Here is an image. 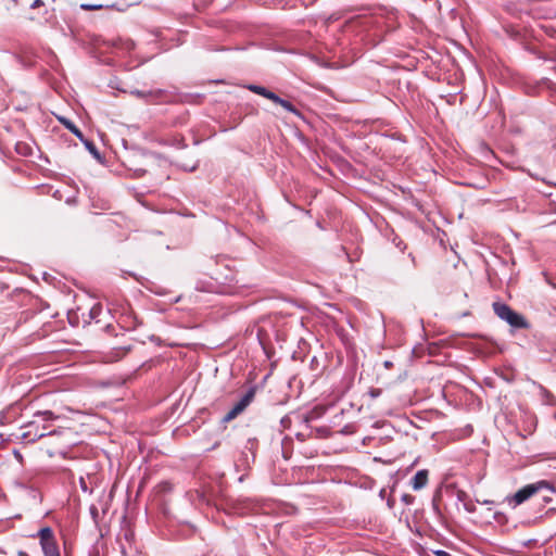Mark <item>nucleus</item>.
<instances>
[{"label":"nucleus","mask_w":556,"mask_h":556,"mask_svg":"<svg viewBox=\"0 0 556 556\" xmlns=\"http://www.w3.org/2000/svg\"><path fill=\"white\" fill-rule=\"evenodd\" d=\"M493 309L496 316L506 321L510 327L515 329H528L530 324L523 315L515 312L510 306L505 303L495 302L493 303Z\"/></svg>","instance_id":"f257e3e1"},{"label":"nucleus","mask_w":556,"mask_h":556,"mask_svg":"<svg viewBox=\"0 0 556 556\" xmlns=\"http://www.w3.org/2000/svg\"><path fill=\"white\" fill-rule=\"evenodd\" d=\"M541 490H549L554 492L553 485L546 481L541 480L531 484H527L520 490H518L513 496L508 497L507 501L510 505L514 507L525 503L528 501L531 496H533L535 493L540 492Z\"/></svg>","instance_id":"f03ea898"},{"label":"nucleus","mask_w":556,"mask_h":556,"mask_svg":"<svg viewBox=\"0 0 556 556\" xmlns=\"http://www.w3.org/2000/svg\"><path fill=\"white\" fill-rule=\"evenodd\" d=\"M37 536L45 556H61L53 530L50 527L41 528Z\"/></svg>","instance_id":"7ed1b4c3"},{"label":"nucleus","mask_w":556,"mask_h":556,"mask_svg":"<svg viewBox=\"0 0 556 556\" xmlns=\"http://www.w3.org/2000/svg\"><path fill=\"white\" fill-rule=\"evenodd\" d=\"M255 396V387H251L245 394L240 399V401L233 405V409L240 415L254 400Z\"/></svg>","instance_id":"20e7f679"},{"label":"nucleus","mask_w":556,"mask_h":556,"mask_svg":"<svg viewBox=\"0 0 556 556\" xmlns=\"http://www.w3.org/2000/svg\"><path fill=\"white\" fill-rule=\"evenodd\" d=\"M428 483V470H418L410 480V484L414 491H419L425 488Z\"/></svg>","instance_id":"39448f33"},{"label":"nucleus","mask_w":556,"mask_h":556,"mask_svg":"<svg viewBox=\"0 0 556 556\" xmlns=\"http://www.w3.org/2000/svg\"><path fill=\"white\" fill-rule=\"evenodd\" d=\"M60 122L73 134L75 135L79 140H84L83 132L78 129V127L71 122L70 119L65 117H61Z\"/></svg>","instance_id":"423d86ee"},{"label":"nucleus","mask_w":556,"mask_h":556,"mask_svg":"<svg viewBox=\"0 0 556 556\" xmlns=\"http://www.w3.org/2000/svg\"><path fill=\"white\" fill-rule=\"evenodd\" d=\"M80 141L85 144L86 149H87V150H88V151H89V152H90V153H91V154H92L97 160H100V153H99V151H98V149H97L96 144H94L92 141H90V140L86 139L85 137H84V140H80Z\"/></svg>","instance_id":"0eeeda50"},{"label":"nucleus","mask_w":556,"mask_h":556,"mask_svg":"<svg viewBox=\"0 0 556 556\" xmlns=\"http://www.w3.org/2000/svg\"><path fill=\"white\" fill-rule=\"evenodd\" d=\"M34 416L42 421L54 420L56 418L51 410H38Z\"/></svg>","instance_id":"6e6552de"},{"label":"nucleus","mask_w":556,"mask_h":556,"mask_svg":"<svg viewBox=\"0 0 556 556\" xmlns=\"http://www.w3.org/2000/svg\"><path fill=\"white\" fill-rule=\"evenodd\" d=\"M279 105L282 106L287 112H290L294 115H300L299 110L288 100L281 99Z\"/></svg>","instance_id":"1a4fd4ad"},{"label":"nucleus","mask_w":556,"mask_h":556,"mask_svg":"<svg viewBox=\"0 0 556 556\" xmlns=\"http://www.w3.org/2000/svg\"><path fill=\"white\" fill-rule=\"evenodd\" d=\"M248 89L251 90L252 92L256 93V94H260V96L264 97V98H265V94L268 91V89H266L263 86H258V85H250L248 87Z\"/></svg>","instance_id":"9d476101"},{"label":"nucleus","mask_w":556,"mask_h":556,"mask_svg":"<svg viewBox=\"0 0 556 556\" xmlns=\"http://www.w3.org/2000/svg\"><path fill=\"white\" fill-rule=\"evenodd\" d=\"M79 486L84 493H92V488H89L85 477H79Z\"/></svg>","instance_id":"9b49d317"},{"label":"nucleus","mask_w":556,"mask_h":556,"mask_svg":"<svg viewBox=\"0 0 556 556\" xmlns=\"http://www.w3.org/2000/svg\"><path fill=\"white\" fill-rule=\"evenodd\" d=\"M265 98L273 101L274 103L278 104L281 102V99L278 94H276L275 92L268 90L267 93L265 94Z\"/></svg>","instance_id":"f8f14e48"},{"label":"nucleus","mask_w":556,"mask_h":556,"mask_svg":"<svg viewBox=\"0 0 556 556\" xmlns=\"http://www.w3.org/2000/svg\"><path fill=\"white\" fill-rule=\"evenodd\" d=\"M265 98L273 101L274 103L278 104L281 102V99L278 94H276L275 92L268 90L267 93L265 94Z\"/></svg>","instance_id":"ddd939ff"},{"label":"nucleus","mask_w":556,"mask_h":556,"mask_svg":"<svg viewBox=\"0 0 556 556\" xmlns=\"http://www.w3.org/2000/svg\"><path fill=\"white\" fill-rule=\"evenodd\" d=\"M239 414L237 413L236 409L231 408L224 417H223V422H229L231 421L232 419H235Z\"/></svg>","instance_id":"4468645a"},{"label":"nucleus","mask_w":556,"mask_h":556,"mask_svg":"<svg viewBox=\"0 0 556 556\" xmlns=\"http://www.w3.org/2000/svg\"><path fill=\"white\" fill-rule=\"evenodd\" d=\"M102 8H103L102 4H89V3L80 4V9L86 10V11L100 10Z\"/></svg>","instance_id":"2eb2a0df"},{"label":"nucleus","mask_w":556,"mask_h":556,"mask_svg":"<svg viewBox=\"0 0 556 556\" xmlns=\"http://www.w3.org/2000/svg\"><path fill=\"white\" fill-rule=\"evenodd\" d=\"M132 94H135L136 97L138 98H146L148 96H151V92H144V91H140V90H134L132 91Z\"/></svg>","instance_id":"dca6fc26"},{"label":"nucleus","mask_w":556,"mask_h":556,"mask_svg":"<svg viewBox=\"0 0 556 556\" xmlns=\"http://www.w3.org/2000/svg\"><path fill=\"white\" fill-rule=\"evenodd\" d=\"M435 556H452L448 552L443 549H437L433 552Z\"/></svg>","instance_id":"f3484780"},{"label":"nucleus","mask_w":556,"mask_h":556,"mask_svg":"<svg viewBox=\"0 0 556 556\" xmlns=\"http://www.w3.org/2000/svg\"><path fill=\"white\" fill-rule=\"evenodd\" d=\"M42 4H43L42 0H35V1L31 3L30 8H31V9H36V8L41 7Z\"/></svg>","instance_id":"a211bd4d"},{"label":"nucleus","mask_w":556,"mask_h":556,"mask_svg":"<svg viewBox=\"0 0 556 556\" xmlns=\"http://www.w3.org/2000/svg\"><path fill=\"white\" fill-rule=\"evenodd\" d=\"M412 500H413V497L408 494H405L402 496V501L406 504H410Z\"/></svg>","instance_id":"6ab92c4d"},{"label":"nucleus","mask_w":556,"mask_h":556,"mask_svg":"<svg viewBox=\"0 0 556 556\" xmlns=\"http://www.w3.org/2000/svg\"><path fill=\"white\" fill-rule=\"evenodd\" d=\"M51 433H52V431H49V432H48V434H51ZM45 435H47V433H46V432H43V431L34 433V437H35V438H38V439H40V438H42V437H45Z\"/></svg>","instance_id":"aec40b11"},{"label":"nucleus","mask_w":556,"mask_h":556,"mask_svg":"<svg viewBox=\"0 0 556 556\" xmlns=\"http://www.w3.org/2000/svg\"><path fill=\"white\" fill-rule=\"evenodd\" d=\"M380 393H381V391H380L379 389H374V390H371V391H370V395H371L372 397H377V396H379V395H380Z\"/></svg>","instance_id":"412c9836"},{"label":"nucleus","mask_w":556,"mask_h":556,"mask_svg":"<svg viewBox=\"0 0 556 556\" xmlns=\"http://www.w3.org/2000/svg\"><path fill=\"white\" fill-rule=\"evenodd\" d=\"M90 513H91V515H92V517H93V518H97V516H98V509H97V507L91 506V507H90Z\"/></svg>","instance_id":"4be33fe9"},{"label":"nucleus","mask_w":556,"mask_h":556,"mask_svg":"<svg viewBox=\"0 0 556 556\" xmlns=\"http://www.w3.org/2000/svg\"><path fill=\"white\" fill-rule=\"evenodd\" d=\"M17 556H28V554L26 552H24V551H20L17 553Z\"/></svg>","instance_id":"5701e85b"},{"label":"nucleus","mask_w":556,"mask_h":556,"mask_svg":"<svg viewBox=\"0 0 556 556\" xmlns=\"http://www.w3.org/2000/svg\"><path fill=\"white\" fill-rule=\"evenodd\" d=\"M30 435H31V431L30 430L23 434L24 438H30Z\"/></svg>","instance_id":"b1692460"},{"label":"nucleus","mask_w":556,"mask_h":556,"mask_svg":"<svg viewBox=\"0 0 556 556\" xmlns=\"http://www.w3.org/2000/svg\"><path fill=\"white\" fill-rule=\"evenodd\" d=\"M14 455H15V457H16V458H18L20 460L22 459V455H21L18 452H16V451H15V452H14Z\"/></svg>","instance_id":"393cba45"},{"label":"nucleus","mask_w":556,"mask_h":556,"mask_svg":"<svg viewBox=\"0 0 556 556\" xmlns=\"http://www.w3.org/2000/svg\"><path fill=\"white\" fill-rule=\"evenodd\" d=\"M36 422H37V420H35V421L30 422L27 427H28V428H31V427L34 426V424H36Z\"/></svg>","instance_id":"a878e982"},{"label":"nucleus","mask_w":556,"mask_h":556,"mask_svg":"<svg viewBox=\"0 0 556 556\" xmlns=\"http://www.w3.org/2000/svg\"><path fill=\"white\" fill-rule=\"evenodd\" d=\"M185 169H187V170H194V169H195V166H192V167H190V168H187V167H186Z\"/></svg>","instance_id":"bb28decb"},{"label":"nucleus","mask_w":556,"mask_h":556,"mask_svg":"<svg viewBox=\"0 0 556 556\" xmlns=\"http://www.w3.org/2000/svg\"><path fill=\"white\" fill-rule=\"evenodd\" d=\"M90 556H99V554L96 552L94 554H90Z\"/></svg>","instance_id":"cd10ccee"}]
</instances>
